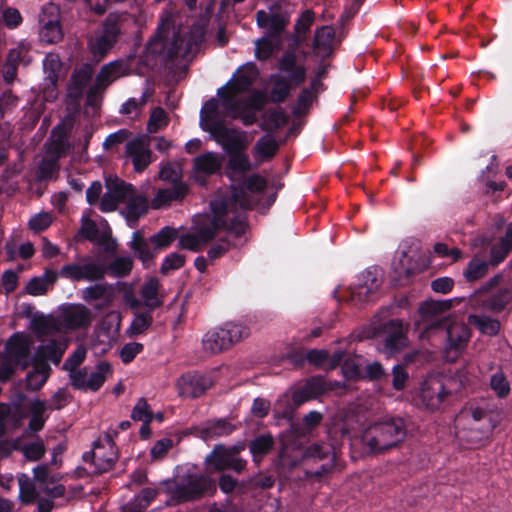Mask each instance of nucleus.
<instances>
[{
	"label": "nucleus",
	"mask_w": 512,
	"mask_h": 512,
	"mask_svg": "<svg viewBox=\"0 0 512 512\" xmlns=\"http://www.w3.org/2000/svg\"><path fill=\"white\" fill-rule=\"evenodd\" d=\"M212 215H206L198 223L195 232L183 234L179 238V247L193 252L203 249L213 241L220 231H227L236 237H242L248 228L244 219L228 217V205L225 201L211 202Z\"/></svg>",
	"instance_id": "nucleus-1"
},
{
	"label": "nucleus",
	"mask_w": 512,
	"mask_h": 512,
	"mask_svg": "<svg viewBox=\"0 0 512 512\" xmlns=\"http://www.w3.org/2000/svg\"><path fill=\"white\" fill-rule=\"evenodd\" d=\"M197 44L192 39L186 40L181 30L168 20L162 21L153 37L147 43L150 54L160 57L165 62H173L179 56L185 57L192 45Z\"/></svg>",
	"instance_id": "nucleus-2"
},
{
	"label": "nucleus",
	"mask_w": 512,
	"mask_h": 512,
	"mask_svg": "<svg viewBox=\"0 0 512 512\" xmlns=\"http://www.w3.org/2000/svg\"><path fill=\"white\" fill-rule=\"evenodd\" d=\"M296 450H278V464L282 469L291 470L299 463L298 456H293L292 453ZM302 459L305 462L312 460L316 466L313 468H306V475L311 478L321 479L326 474L330 473L333 469L338 467L337 456L341 450H331L332 453L325 452L324 450H302Z\"/></svg>",
	"instance_id": "nucleus-3"
},
{
	"label": "nucleus",
	"mask_w": 512,
	"mask_h": 512,
	"mask_svg": "<svg viewBox=\"0 0 512 512\" xmlns=\"http://www.w3.org/2000/svg\"><path fill=\"white\" fill-rule=\"evenodd\" d=\"M216 491L217 483L209 475L190 473L175 487L172 499L178 504L193 502L213 496Z\"/></svg>",
	"instance_id": "nucleus-4"
},
{
	"label": "nucleus",
	"mask_w": 512,
	"mask_h": 512,
	"mask_svg": "<svg viewBox=\"0 0 512 512\" xmlns=\"http://www.w3.org/2000/svg\"><path fill=\"white\" fill-rule=\"evenodd\" d=\"M248 335V327L239 323L229 322L225 323L222 327L209 330L204 335L202 344L205 351L217 354L231 348Z\"/></svg>",
	"instance_id": "nucleus-5"
},
{
	"label": "nucleus",
	"mask_w": 512,
	"mask_h": 512,
	"mask_svg": "<svg viewBox=\"0 0 512 512\" xmlns=\"http://www.w3.org/2000/svg\"><path fill=\"white\" fill-rule=\"evenodd\" d=\"M121 35L118 20L109 15L88 40V49L95 63L102 61L113 49Z\"/></svg>",
	"instance_id": "nucleus-6"
},
{
	"label": "nucleus",
	"mask_w": 512,
	"mask_h": 512,
	"mask_svg": "<svg viewBox=\"0 0 512 512\" xmlns=\"http://www.w3.org/2000/svg\"><path fill=\"white\" fill-rule=\"evenodd\" d=\"M370 336L381 338L385 351L389 353L400 352L407 343L404 322L399 318L380 321L378 316H375L371 323Z\"/></svg>",
	"instance_id": "nucleus-7"
},
{
	"label": "nucleus",
	"mask_w": 512,
	"mask_h": 512,
	"mask_svg": "<svg viewBox=\"0 0 512 512\" xmlns=\"http://www.w3.org/2000/svg\"><path fill=\"white\" fill-rule=\"evenodd\" d=\"M429 329H444L446 332V344L444 349V357L449 362H455L465 349L469 339L470 330L465 324H452L443 317L441 319L432 320Z\"/></svg>",
	"instance_id": "nucleus-8"
},
{
	"label": "nucleus",
	"mask_w": 512,
	"mask_h": 512,
	"mask_svg": "<svg viewBox=\"0 0 512 512\" xmlns=\"http://www.w3.org/2000/svg\"><path fill=\"white\" fill-rule=\"evenodd\" d=\"M500 276H494L482 287L475 295L471 296L469 302L471 306H481L483 309L493 313L502 312L512 301V286L499 288L495 292L488 294V290L496 286Z\"/></svg>",
	"instance_id": "nucleus-9"
},
{
	"label": "nucleus",
	"mask_w": 512,
	"mask_h": 512,
	"mask_svg": "<svg viewBox=\"0 0 512 512\" xmlns=\"http://www.w3.org/2000/svg\"><path fill=\"white\" fill-rule=\"evenodd\" d=\"M307 38L303 34L292 36L288 49L283 53L278 62V69L283 73L289 74L291 82L298 87L306 80L307 70L304 65L297 64L296 51L304 44Z\"/></svg>",
	"instance_id": "nucleus-10"
},
{
	"label": "nucleus",
	"mask_w": 512,
	"mask_h": 512,
	"mask_svg": "<svg viewBox=\"0 0 512 512\" xmlns=\"http://www.w3.org/2000/svg\"><path fill=\"white\" fill-rule=\"evenodd\" d=\"M241 450H211L205 458L209 474L233 471L240 474L246 468V460L239 456Z\"/></svg>",
	"instance_id": "nucleus-11"
},
{
	"label": "nucleus",
	"mask_w": 512,
	"mask_h": 512,
	"mask_svg": "<svg viewBox=\"0 0 512 512\" xmlns=\"http://www.w3.org/2000/svg\"><path fill=\"white\" fill-rule=\"evenodd\" d=\"M236 429L230 421L225 418L208 420L199 426L185 428L179 432V440L193 436L200 438L205 442L217 439L218 437L228 436Z\"/></svg>",
	"instance_id": "nucleus-12"
},
{
	"label": "nucleus",
	"mask_w": 512,
	"mask_h": 512,
	"mask_svg": "<svg viewBox=\"0 0 512 512\" xmlns=\"http://www.w3.org/2000/svg\"><path fill=\"white\" fill-rule=\"evenodd\" d=\"M375 430L379 431L380 437L373 436L368 439V448H397L406 436L404 420L401 418H392Z\"/></svg>",
	"instance_id": "nucleus-13"
},
{
	"label": "nucleus",
	"mask_w": 512,
	"mask_h": 512,
	"mask_svg": "<svg viewBox=\"0 0 512 512\" xmlns=\"http://www.w3.org/2000/svg\"><path fill=\"white\" fill-rule=\"evenodd\" d=\"M382 284L377 268H368L359 276V283L349 289L347 299L354 305L374 300V295Z\"/></svg>",
	"instance_id": "nucleus-14"
},
{
	"label": "nucleus",
	"mask_w": 512,
	"mask_h": 512,
	"mask_svg": "<svg viewBox=\"0 0 512 512\" xmlns=\"http://www.w3.org/2000/svg\"><path fill=\"white\" fill-rule=\"evenodd\" d=\"M6 359L21 370H26L30 364L31 341L21 333L13 334L5 345Z\"/></svg>",
	"instance_id": "nucleus-15"
},
{
	"label": "nucleus",
	"mask_w": 512,
	"mask_h": 512,
	"mask_svg": "<svg viewBox=\"0 0 512 512\" xmlns=\"http://www.w3.org/2000/svg\"><path fill=\"white\" fill-rule=\"evenodd\" d=\"M60 276L72 281H100L106 276L105 265L89 262L83 265L66 264L60 270Z\"/></svg>",
	"instance_id": "nucleus-16"
},
{
	"label": "nucleus",
	"mask_w": 512,
	"mask_h": 512,
	"mask_svg": "<svg viewBox=\"0 0 512 512\" xmlns=\"http://www.w3.org/2000/svg\"><path fill=\"white\" fill-rule=\"evenodd\" d=\"M81 298L97 311L109 309L115 299V288L109 283H96L81 290Z\"/></svg>",
	"instance_id": "nucleus-17"
},
{
	"label": "nucleus",
	"mask_w": 512,
	"mask_h": 512,
	"mask_svg": "<svg viewBox=\"0 0 512 512\" xmlns=\"http://www.w3.org/2000/svg\"><path fill=\"white\" fill-rule=\"evenodd\" d=\"M211 138L220 144L228 153L239 152L245 148L241 135L235 129L227 128L224 121H218L212 127L207 128Z\"/></svg>",
	"instance_id": "nucleus-18"
},
{
	"label": "nucleus",
	"mask_w": 512,
	"mask_h": 512,
	"mask_svg": "<svg viewBox=\"0 0 512 512\" xmlns=\"http://www.w3.org/2000/svg\"><path fill=\"white\" fill-rule=\"evenodd\" d=\"M212 386L210 377L200 372H187L177 380L179 395L187 398H197Z\"/></svg>",
	"instance_id": "nucleus-19"
},
{
	"label": "nucleus",
	"mask_w": 512,
	"mask_h": 512,
	"mask_svg": "<svg viewBox=\"0 0 512 512\" xmlns=\"http://www.w3.org/2000/svg\"><path fill=\"white\" fill-rule=\"evenodd\" d=\"M449 394L439 377H428L421 383L419 396L422 404L430 410L438 409Z\"/></svg>",
	"instance_id": "nucleus-20"
},
{
	"label": "nucleus",
	"mask_w": 512,
	"mask_h": 512,
	"mask_svg": "<svg viewBox=\"0 0 512 512\" xmlns=\"http://www.w3.org/2000/svg\"><path fill=\"white\" fill-rule=\"evenodd\" d=\"M90 465L91 473L98 475L110 471L119 458L118 450H88L83 456Z\"/></svg>",
	"instance_id": "nucleus-21"
},
{
	"label": "nucleus",
	"mask_w": 512,
	"mask_h": 512,
	"mask_svg": "<svg viewBox=\"0 0 512 512\" xmlns=\"http://www.w3.org/2000/svg\"><path fill=\"white\" fill-rule=\"evenodd\" d=\"M62 322L69 330L88 328L92 322L91 311L83 304H70L62 310Z\"/></svg>",
	"instance_id": "nucleus-22"
},
{
	"label": "nucleus",
	"mask_w": 512,
	"mask_h": 512,
	"mask_svg": "<svg viewBox=\"0 0 512 512\" xmlns=\"http://www.w3.org/2000/svg\"><path fill=\"white\" fill-rule=\"evenodd\" d=\"M65 349L66 346L59 344L56 340H51L47 344L38 346L32 359L33 366L49 371L50 367L47 360H50L54 365H59Z\"/></svg>",
	"instance_id": "nucleus-23"
},
{
	"label": "nucleus",
	"mask_w": 512,
	"mask_h": 512,
	"mask_svg": "<svg viewBox=\"0 0 512 512\" xmlns=\"http://www.w3.org/2000/svg\"><path fill=\"white\" fill-rule=\"evenodd\" d=\"M126 205L121 209L120 214L124 216L127 225L135 228L139 219L147 214L149 202L146 196L136 194V192L126 200Z\"/></svg>",
	"instance_id": "nucleus-24"
},
{
	"label": "nucleus",
	"mask_w": 512,
	"mask_h": 512,
	"mask_svg": "<svg viewBox=\"0 0 512 512\" xmlns=\"http://www.w3.org/2000/svg\"><path fill=\"white\" fill-rule=\"evenodd\" d=\"M126 154L131 158L136 172H143L151 163L152 152L141 139L128 141Z\"/></svg>",
	"instance_id": "nucleus-25"
},
{
	"label": "nucleus",
	"mask_w": 512,
	"mask_h": 512,
	"mask_svg": "<svg viewBox=\"0 0 512 512\" xmlns=\"http://www.w3.org/2000/svg\"><path fill=\"white\" fill-rule=\"evenodd\" d=\"M223 160V156L218 153L205 152L193 159V170L206 176L214 175L221 171Z\"/></svg>",
	"instance_id": "nucleus-26"
},
{
	"label": "nucleus",
	"mask_w": 512,
	"mask_h": 512,
	"mask_svg": "<svg viewBox=\"0 0 512 512\" xmlns=\"http://www.w3.org/2000/svg\"><path fill=\"white\" fill-rule=\"evenodd\" d=\"M58 273L52 269H45L42 276L31 278L26 284L25 291L32 296H41L47 293L49 287H52L58 280Z\"/></svg>",
	"instance_id": "nucleus-27"
},
{
	"label": "nucleus",
	"mask_w": 512,
	"mask_h": 512,
	"mask_svg": "<svg viewBox=\"0 0 512 512\" xmlns=\"http://www.w3.org/2000/svg\"><path fill=\"white\" fill-rule=\"evenodd\" d=\"M93 73L94 68L90 63H84L79 68H76L71 74L69 95L74 98H80L92 79Z\"/></svg>",
	"instance_id": "nucleus-28"
},
{
	"label": "nucleus",
	"mask_w": 512,
	"mask_h": 512,
	"mask_svg": "<svg viewBox=\"0 0 512 512\" xmlns=\"http://www.w3.org/2000/svg\"><path fill=\"white\" fill-rule=\"evenodd\" d=\"M150 239L144 237L142 230H136L132 234V239L129 243L130 249L133 251L136 258L142 261L143 264L151 262L155 258V252L150 248Z\"/></svg>",
	"instance_id": "nucleus-29"
},
{
	"label": "nucleus",
	"mask_w": 512,
	"mask_h": 512,
	"mask_svg": "<svg viewBox=\"0 0 512 512\" xmlns=\"http://www.w3.org/2000/svg\"><path fill=\"white\" fill-rule=\"evenodd\" d=\"M159 288V279L157 277H151L139 290V294L144 301V306L150 311H153L163 305V299L159 297Z\"/></svg>",
	"instance_id": "nucleus-30"
},
{
	"label": "nucleus",
	"mask_w": 512,
	"mask_h": 512,
	"mask_svg": "<svg viewBox=\"0 0 512 512\" xmlns=\"http://www.w3.org/2000/svg\"><path fill=\"white\" fill-rule=\"evenodd\" d=\"M262 118L260 129L271 135L289 122V116L281 107L268 109Z\"/></svg>",
	"instance_id": "nucleus-31"
},
{
	"label": "nucleus",
	"mask_w": 512,
	"mask_h": 512,
	"mask_svg": "<svg viewBox=\"0 0 512 512\" xmlns=\"http://www.w3.org/2000/svg\"><path fill=\"white\" fill-rule=\"evenodd\" d=\"M123 66L124 63L122 60L111 61L103 65L96 75L94 84L105 90L115 79L121 75Z\"/></svg>",
	"instance_id": "nucleus-32"
},
{
	"label": "nucleus",
	"mask_w": 512,
	"mask_h": 512,
	"mask_svg": "<svg viewBox=\"0 0 512 512\" xmlns=\"http://www.w3.org/2000/svg\"><path fill=\"white\" fill-rule=\"evenodd\" d=\"M273 85L269 92V100L272 103H283L290 95L291 89L295 86L288 76V79L279 75L272 76Z\"/></svg>",
	"instance_id": "nucleus-33"
},
{
	"label": "nucleus",
	"mask_w": 512,
	"mask_h": 512,
	"mask_svg": "<svg viewBox=\"0 0 512 512\" xmlns=\"http://www.w3.org/2000/svg\"><path fill=\"white\" fill-rule=\"evenodd\" d=\"M484 253L478 252L467 264L463 275L468 282L477 281L488 273L489 263L480 258Z\"/></svg>",
	"instance_id": "nucleus-34"
},
{
	"label": "nucleus",
	"mask_w": 512,
	"mask_h": 512,
	"mask_svg": "<svg viewBox=\"0 0 512 512\" xmlns=\"http://www.w3.org/2000/svg\"><path fill=\"white\" fill-rule=\"evenodd\" d=\"M468 319L471 325L475 326L482 334L488 336H496L501 329L499 320L486 315L471 314Z\"/></svg>",
	"instance_id": "nucleus-35"
},
{
	"label": "nucleus",
	"mask_w": 512,
	"mask_h": 512,
	"mask_svg": "<svg viewBox=\"0 0 512 512\" xmlns=\"http://www.w3.org/2000/svg\"><path fill=\"white\" fill-rule=\"evenodd\" d=\"M46 410L47 406L45 401L36 399L31 402L29 408L30 420L28 423V429L30 432L36 433L43 429L46 422V417H44Z\"/></svg>",
	"instance_id": "nucleus-36"
},
{
	"label": "nucleus",
	"mask_w": 512,
	"mask_h": 512,
	"mask_svg": "<svg viewBox=\"0 0 512 512\" xmlns=\"http://www.w3.org/2000/svg\"><path fill=\"white\" fill-rule=\"evenodd\" d=\"M334 38L335 31L333 27L321 26L315 31L312 47L316 51L328 54L331 52Z\"/></svg>",
	"instance_id": "nucleus-37"
},
{
	"label": "nucleus",
	"mask_w": 512,
	"mask_h": 512,
	"mask_svg": "<svg viewBox=\"0 0 512 512\" xmlns=\"http://www.w3.org/2000/svg\"><path fill=\"white\" fill-rule=\"evenodd\" d=\"M178 238V230L171 226H164L156 234L150 237V243L154 251L168 248Z\"/></svg>",
	"instance_id": "nucleus-38"
},
{
	"label": "nucleus",
	"mask_w": 512,
	"mask_h": 512,
	"mask_svg": "<svg viewBox=\"0 0 512 512\" xmlns=\"http://www.w3.org/2000/svg\"><path fill=\"white\" fill-rule=\"evenodd\" d=\"M189 188L187 184L181 180L172 183V186L167 189H161L158 191L156 200L163 204H168L173 201H180L188 194Z\"/></svg>",
	"instance_id": "nucleus-39"
},
{
	"label": "nucleus",
	"mask_w": 512,
	"mask_h": 512,
	"mask_svg": "<svg viewBox=\"0 0 512 512\" xmlns=\"http://www.w3.org/2000/svg\"><path fill=\"white\" fill-rule=\"evenodd\" d=\"M332 438L337 442V445L344 447L346 445L349 448H355L358 444L357 432L350 428L346 423L336 425L332 431Z\"/></svg>",
	"instance_id": "nucleus-40"
},
{
	"label": "nucleus",
	"mask_w": 512,
	"mask_h": 512,
	"mask_svg": "<svg viewBox=\"0 0 512 512\" xmlns=\"http://www.w3.org/2000/svg\"><path fill=\"white\" fill-rule=\"evenodd\" d=\"M279 150V142L271 134L259 138L254 146V152L262 160L272 159Z\"/></svg>",
	"instance_id": "nucleus-41"
},
{
	"label": "nucleus",
	"mask_w": 512,
	"mask_h": 512,
	"mask_svg": "<svg viewBox=\"0 0 512 512\" xmlns=\"http://www.w3.org/2000/svg\"><path fill=\"white\" fill-rule=\"evenodd\" d=\"M133 268V260L129 256H118L108 265H105L106 275L124 278L128 276Z\"/></svg>",
	"instance_id": "nucleus-42"
},
{
	"label": "nucleus",
	"mask_w": 512,
	"mask_h": 512,
	"mask_svg": "<svg viewBox=\"0 0 512 512\" xmlns=\"http://www.w3.org/2000/svg\"><path fill=\"white\" fill-rule=\"evenodd\" d=\"M452 308V301H425L421 303L419 307V314L423 320H429L430 318L442 314Z\"/></svg>",
	"instance_id": "nucleus-43"
},
{
	"label": "nucleus",
	"mask_w": 512,
	"mask_h": 512,
	"mask_svg": "<svg viewBox=\"0 0 512 512\" xmlns=\"http://www.w3.org/2000/svg\"><path fill=\"white\" fill-rule=\"evenodd\" d=\"M106 188L119 203L126 202V200L136 192L132 184L126 183L118 178L108 180L106 182Z\"/></svg>",
	"instance_id": "nucleus-44"
},
{
	"label": "nucleus",
	"mask_w": 512,
	"mask_h": 512,
	"mask_svg": "<svg viewBox=\"0 0 512 512\" xmlns=\"http://www.w3.org/2000/svg\"><path fill=\"white\" fill-rule=\"evenodd\" d=\"M111 372L112 366L109 362H100L96 366V371L92 372L87 379V390L98 391L105 383L107 374Z\"/></svg>",
	"instance_id": "nucleus-45"
},
{
	"label": "nucleus",
	"mask_w": 512,
	"mask_h": 512,
	"mask_svg": "<svg viewBox=\"0 0 512 512\" xmlns=\"http://www.w3.org/2000/svg\"><path fill=\"white\" fill-rule=\"evenodd\" d=\"M217 114V100L212 98L206 101L200 112V126L203 131L206 132V129L212 127L214 123L222 121L221 119L216 118Z\"/></svg>",
	"instance_id": "nucleus-46"
},
{
	"label": "nucleus",
	"mask_w": 512,
	"mask_h": 512,
	"mask_svg": "<svg viewBox=\"0 0 512 512\" xmlns=\"http://www.w3.org/2000/svg\"><path fill=\"white\" fill-rule=\"evenodd\" d=\"M21 61V53L17 50H11L6 58L2 68V74L5 83L12 84L17 77L18 65Z\"/></svg>",
	"instance_id": "nucleus-47"
},
{
	"label": "nucleus",
	"mask_w": 512,
	"mask_h": 512,
	"mask_svg": "<svg viewBox=\"0 0 512 512\" xmlns=\"http://www.w3.org/2000/svg\"><path fill=\"white\" fill-rule=\"evenodd\" d=\"M40 37L42 41L50 44L59 42L63 37L60 22L57 19H51L47 22L43 21Z\"/></svg>",
	"instance_id": "nucleus-48"
},
{
	"label": "nucleus",
	"mask_w": 512,
	"mask_h": 512,
	"mask_svg": "<svg viewBox=\"0 0 512 512\" xmlns=\"http://www.w3.org/2000/svg\"><path fill=\"white\" fill-rule=\"evenodd\" d=\"M253 71L240 72L235 75L232 83L230 84V91L237 95L247 92L255 81V77L252 75Z\"/></svg>",
	"instance_id": "nucleus-49"
},
{
	"label": "nucleus",
	"mask_w": 512,
	"mask_h": 512,
	"mask_svg": "<svg viewBox=\"0 0 512 512\" xmlns=\"http://www.w3.org/2000/svg\"><path fill=\"white\" fill-rule=\"evenodd\" d=\"M80 234L90 242L105 244L108 236L106 234L99 235V229L94 220L85 219L80 228Z\"/></svg>",
	"instance_id": "nucleus-50"
},
{
	"label": "nucleus",
	"mask_w": 512,
	"mask_h": 512,
	"mask_svg": "<svg viewBox=\"0 0 512 512\" xmlns=\"http://www.w3.org/2000/svg\"><path fill=\"white\" fill-rule=\"evenodd\" d=\"M153 323L151 311L135 314V317L128 328L130 336H137L144 333Z\"/></svg>",
	"instance_id": "nucleus-51"
},
{
	"label": "nucleus",
	"mask_w": 512,
	"mask_h": 512,
	"mask_svg": "<svg viewBox=\"0 0 512 512\" xmlns=\"http://www.w3.org/2000/svg\"><path fill=\"white\" fill-rule=\"evenodd\" d=\"M169 123V118L165 110L161 107H156L152 110L149 121L147 123V131L149 133H156L165 128Z\"/></svg>",
	"instance_id": "nucleus-52"
},
{
	"label": "nucleus",
	"mask_w": 512,
	"mask_h": 512,
	"mask_svg": "<svg viewBox=\"0 0 512 512\" xmlns=\"http://www.w3.org/2000/svg\"><path fill=\"white\" fill-rule=\"evenodd\" d=\"M43 66L47 74L46 80L55 87L59 80V70L61 68V62L58 56L53 54L46 56L43 62Z\"/></svg>",
	"instance_id": "nucleus-53"
},
{
	"label": "nucleus",
	"mask_w": 512,
	"mask_h": 512,
	"mask_svg": "<svg viewBox=\"0 0 512 512\" xmlns=\"http://www.w3.org/2000/svg\"><path fill=\"white\" fill-rule=\"evenodd\" d=\"M490 387L499 398H505L510 393V384L502 371L494 373L490 378Z\"/></svg>",
	"instance_id": "nucleus-54"
},
{
	"label": "nucleus",
	"mask_w": 512,
	"mask_h": 512,
	"mask_svg": "<svg viewBox=\"0 0 512 512\" xmlns=\"http://www.w3.org/2000/svg\"><path fill=\"white\" fill-rule=\"evenodd\" d=\"M228 168L234 172L244 173L251 169L249 158L246 154L239 152H233L228 154Z\"/></svg>",
	"instance_id": "nucleus-55"
},
{
	"label": "nucleus",
	"mask_w": 512,
	"mask_h": 512,
	"mask_svg": "<svg viewBox=\"0 0 512 512\" xmlns=\"http://www.w3.org/2000/svg\"><path fill=\"white\" fill-rule=\"evenodd\" d=\"M271 38L272 37L267 35L256 41L255 55L257 59L266 61L272 56L276 49V45Z\"/></svg>",
	"instance_id": "nucleus-56"
},
{
	"label": "nucleus",
	"mask_w": 512,
	"mask_h": 512,
	"mask_svg": "<svg viewBox=\"0 0 512 512\" xmlns=\"http://www.w3.org/2000/svg\"><path fill=\"white\" fill-rule=\"evenodd\" d=\"M511 252L512 251L509 248L503 246L502 244L498 242L493 243L489 246V257L488 260L486 261L489 263L490 266L496 267L500 263H502Z\"/></svg>",
	"instance_id": "nucleus-57"
},
{
	"label": "nucleus",
	"mask_w": 512,
	"mask_h": 512,
	"mask_svg": "<svg viewBox=\"0 0 512 512\" xmlns=\"http://www.w3.org/2000/svg\"><path fill=\"white\" fill-rule=\"evenodd\" d=\"M87 349L83 344L77 346L74 352L65 360L62 369L73 372L75 371L85 360Z\"/></svg>",
	"instance_id": "nucleus-58"
},
{
	"label": "nucleus",
	"mask_w": 512,
	"mask_h": 512,
	"mask_svg": "<svg viewBox=\"0 0 512 512\" xmlns=\"http://www.w3.org/2000/svg\"><path fill=\"white\" fill-rule=\"evenodd\" d=\"M185 264V256L177 252L168 254L161 267L160 272L163 275H168L171 271L182 268Z\"/></svg>",
	"instance_id": "nucleus-59"
},
{
	"label": "nucleus",
	"mask_w": 512,
	"mask_h": 512,
	"mask_svg": "<svg viewBox=\"0 0 512 512\" xmlns=\"http://www.w3.org/2000/svg\"><path fill=\"white\" fill-rule=\"evenodd\" d=\"M131 418L134 421H152L154 419V414L152 410L150 409L149 404L147 403L145 398H140L136 405L134 406Z\"/></svg>",
	"instance_id": "nucleus-60"
},
{
	"label": "nucleus",
	"mask_w": 512,
	"mask_h": 512,
	"mask_svg": "<svg viewBox=\"0 0 512 512\" xmlns=\"http://www.w3.org/2000/svg\"><path fill=\"white\" fill-rule=\"evenodd\" d=\"M315 21V13L312 9L303 11L294 24L296 34L306 35Z\"/></svg>",
	"instance_id": "nucleus-61"
},
{
	"label": "nucleus",
	"mask_w": 512,
	"mask_h": 512,
	"mask_svg": "<svg viewBox=\"0 0 512 512\" xmlns=\"http://www.w3.org/2000/svg\"><path fill=\"white\" fill-rule=\"evenodd\" d=\"M47 372L46 370H41V368H36L34 366L33 371L28 372L26 375V388L30 391H38L43 385L46 383L48 376H41L43 373Z\"/></svg>",
	"instance_id": "nucleus-62"
},
{
	"label": "nucleus",
	"mask_w": 512,
	"mask_h": 512,
	"mask_svg": "<svg viewBox=\"0 0 512 512\" xmlns=\"http://www.w3.org/2000/svg\"><path fill=\"white\" fill-rule=\"evenodd\" d=\"M20 486V500L23 504H32L36 502L39 497V493L37 492L34 483L27 479L25 481H19Z\"/></svg>",
	"instance_id": "nucleus-63"
},
{
	"label": "nucleus",
	"mask_w": 512,
	"mask_h": 512,
	"mask_svg": "<svg viewBox=\"0 0 512 512\" xmlns=\"http://www.w3.org/2000/svg\"><path fill=\"white\" fill-rule=\"evenodd\" d=\"M270 24L268 26V36L278 38L285 30L289 20L286 16L280 13L271 14Z\"/></svg>",
	"instance_id": "nucleus-64"
}]
</instances>
